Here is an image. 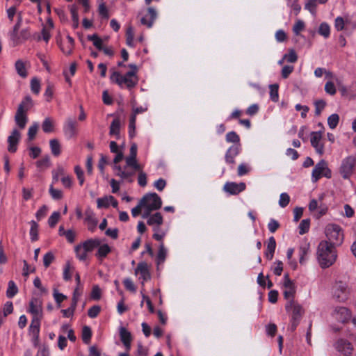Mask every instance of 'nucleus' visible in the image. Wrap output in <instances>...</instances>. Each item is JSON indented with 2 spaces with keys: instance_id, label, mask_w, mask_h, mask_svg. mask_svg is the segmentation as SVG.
<instances>
[{
  "instance_id": "obj_1",
  "label": "nucleus",
  "mask_w": 356,
  "mask_h": 356,
  "mask_svg": "<svg viewBox=\"0 0 356 356\" xmlns=\"http://www.w3.org/2000/svg\"><path fill=\"white\" fill-rule=\"evenodd\" d=\"M335 247L327 241H322L317 248V258L321 268H326L332 266L337 259Z\"/></svg>"
},
{
  "instance_id": "obj_2",
  "label": "nucleus",
  "mask_w": 356,
  "mask_h": 356,
  "mask_svg": "<svg viewBox=\"0 0 356 356\" xmlns=\"http://www.w3.org/2000/svg\"><path fill=\"white\" fill-rule=\"evenodd\" d=\"M226 140L228 143H234L227 149L225 156L226 163L233 165L235 163V157L240 153L241 149L239 143L240 138L235 131H230L226 135Z\"/></svg>"
},
{
  "instance_id": "obj_3",
  "label": "nucleus",
  "mask_w": 356,
  "mask_h": 356,
  "mask_svg": "<svg viewBox=\"0 0 356 356\" xmlns=\"http://www.w3.org/2000/svg\"><path fill=\"white\" fill-rule=\"evenodd\" d=\"M140 202L143 205V218H147L153 211L160 209L162 205L161 197L155 193L146 194Z\"/></svg>"
},
{
  "instance_id": "obj_4",
  "label": "nucleus",
  "mask_w": 356,
  "mask_h": 356,
  "mask_svg": "<svg viewBox=\"0 0 356 356\" xmlns=\"http://www.w3.org/2000/svg\"><path fill=\"white\" fill-rule=\"evenodd\" d=\"M33 105L32 99L30 96H26L18 106L15 115V121L19 129L25 128L28 122L27 112Z\"/></svg>"
},
{
  "instance_id": "obj_5",
  "label": "nucleus",
  "mask_w": 356,
  "mask_h": 356,
  "mask_svg": "<svg viewBox=\"0 0 356 356\" xmlns=\"http://www.w3.org/2000/svg\"><path fill=\"white\" fill-rule=\"evenodd\" d=\"M285 309L291 317V330H295L304 314V309L298 302L291 299L286 303Z\"/></svg>"
},
{
  "instance_id": "obj_6",
  "label": "nucleus",
  "mask_w": 356,
  "mask_h": 356,
  "mask_svg": "<svg viewBox=\"0 0 356 356\" xmlns=\"http://www.w3.org/2000/svg\"><path fill=\"white\" fill-rule=\"evenodd\" d=\"M328 243L332 246H339L343 241V234L341 227L336 224H328L325 229Z\"/></svg>"
},
{
  "instance_id": "obj_7",
  "label": "nucleus",
  "mask_w": 356,
  "mask_h": 356,
  "mask_svg": "<svg viewBox=\"0 0 356 356\" xmlns=\"http://www.w3.org/2000/svg\"><path fill=\"white\" fill-rule=\"evenodd\" d=\"M350 290L346 283L337 282L333 286V297L339 302H345L349 298Z\"/></svg>"
},
{
  "instance_id": "obj_8",
  "label": "nucleus",
  "mask_w": 356,
  "mask_h": 356,
  "mask_svg": "<svg viewBox=\"0 0 356 356\" xmlns=\"http://www.w3.org/2000/svg\"><path fill=\"white\" fill-rule=\"evenodd\" d=\"M331 170L327 167V162L322 159L314 167L312 173V180L316 182L322 176L331 177Z\"/></svg>"
},
{
  "instance_id": "obj_9",
  "label": "nucleus",
  "mask_w": 356,
  "mask_h": 356,
  "mask_svg": "<svg viewBox=\"0 0 356 356\" xmlns=\"http://www.w3.org/2000/svg\"><path fill=\"white\" fill-rule=\"evenodd\" d=\"M356 164V158L354 156H348L341 161L340 174L343 179H348L353 173Z\"/></svg>"
},
{
  "instance_id": "obj_10",
  "label": "nucleus",
  "mask_w": 356,
  "mask_h": 356,
  "mask_svg": "<svg viewBox=\"0 0 356 356\" xmlns=\"http://www.w3.org/2000/svg\"><path fill=\"white\" fill-rule=\"evenodd\" d=\"M137 145L136 143L131 144L129 155L125 158L127 166L131 168L134 170H140L142 168V165L137 161Z\"/></svg>"
},
{
  "instance_id": "obj_11",
  "label": "nucleus",
  "mask_w": 356,
  "mask_h": 356,
  "mask_svg": "<svg viewBox=\"0 0 356 356\" xmlns=\"http://www.w3.org/2000/svg\"><path fill=\"white\" fill-rule=\"evenodd\" d=\"M283 286L285 290L283 292L284 299L288 301L293 299L296 292V288L294 282L289 278V274L286 273L284 276Z\"/></svg>"
},
{
  "instance_id": "obj_12",
  "label": "nucleus",
  "mask_w": 356,
  "mask_h": 356,
  "mask_svg": "<svg viewBox=\"0 0 356 356\" xmlns=\"http://www.w3.org/2000/svg\"><path fill=\"white\" fill-rule=\"evenodd\" d=\"M246 185L244 182L236 183L227 181L223 186V191L232 195H236L245 190Z\"/></svg>"
},
{
  "instance_id": "obj_13",
  "label": "nucleus",
  "mask_w": 356,
  "mask_h": 356,
  "mask_svg": "<svg viewBox=\"0 0 356 356\" xmlns=\"http://www.w3.org/2000/svg\"><path fill=\"white\" fill-rule=\"evenodd\" d=\"M321 140L322 134L321 131H313L311 133V145L319 155L324 154V145L322 143Z\"/></svg>"
},
{
  "instance_id": "obj_14",
  "label": "nucleus",
  "mask_w": 356,
  "mask_h": 356,
  "mask_svg": "<svg viewBox=\"0 0 356 356\" xmlns=\"http://www.w3.org/2000/svg\"><path fill=\"white\" fill-rule=\"evenodd\" d=\"M127 168V165L123 168L119 165H115L113 168L116 176L131 183L134 181L132 177L135 175V172L134 170H128Z\"/></svg>"
},
{
  "instance_id": "obj_15",
  "label": "nucleus",
  "mask_w": 356,
  "mask_h": 356,
  "mask_svg": "<svg viewBox=\"0 0 356 356\" xmlns=\"http://www.w3.org/2000/svg\"><path fill=\"white\" fill-rule=\"evenodd\" d=\"M335 348L344 356H350L353 350L352 344L343 339H340L336 342Z\"/></svg>"
},
{
  "instance_id": "obj_16",
  "label": "nucleus",
  "mask_w": 356,
  "mask_h": 356,
  "mask_svg": "<svg viewBox=\"0 0 356 356\" xmlns=\"http://www.w3.org/2000/svg\"><path fill=\"white\" fill-rule=\"evenodd\" d=\"M120 79L119 86L122 87L124 84L128 88H134L138 83V78L135 76V72H128L125 75H121Z\"/></svg>"
},
{
  "instance_id": "obj_17",
  "label": "nucleus",
  "mask_w": 356,
  "mask_h": 356,
  "mask_svg": "<svg viewBox=\"0 0 356 356\" xmlns=\"http://www.w3.org/2000/svg\"><path fill=\"white\" fill-rule=\"evenodd\" d=\"M20 138V132L16 129H13L11 132V134L8 138V150L10 152L14 153L17 151V145L19 141Z\"/></svg>"
},
{
  "instance_id": "obj_18",
  "label": "nucleus",
  "mask_w": 356,
  "mask_h": 356,
  "mask_svg": "<svg viewBox=\"0 0 356 356\" xmlns=\"http://www.w3.org/2000/svg\"><path fill=\"white\" fill-rule=\"evenodd\" d=\"M76 125L77 123L75 120L71 118L67 120L63 127V131L67 138H72L76 135Z\"/></svg>"
},
{
  "instance_id": "obj_19",
  "label": "nucleus",
  "mask_w": 356,
  "mask_h": 356,
  "mask_svg": "<svg viewBox=\"0 0 356 356\" xmlns=\"http://www.w3.org/2000/svg\"><path fill=\"white\" fill-rule=\"evenodd\" d=\"M41 318H40V316H33L31 325L29 326V334L35 341H38L39 338Z\"/></svg>"
},
{
  "instance_id": "obj_20",
  "label": "nucleus",
  "mask_w": 356,
  "mask_h": 356,
  "mask_svg": "<svg viewBox=\"0 0 356 356\" xmlns=\"http://www.w3.org/2000/svg\"><path fill=\"white\" fill-rule=\"evenodd\" d=\"M135 273L140 274V278L143 279V285L144 284V282L149 280L151 277L148 266L145 262H140L138 264V266L135 270Z\"/></svg>"
},
{
  "instance_id": "obj_21",
  "label": "nucleus",
  "mask_w": 356,
  "mask_h": 356,
  "mask_svg": "<svg viewBox=\"0 0 356 356\" xmlns=\"http://www.w3.org/2000/svg\"><path fill=\"white\" fill-rule=\"evenodd\" d=\"M333 316L338 321L343 323L348 321L350 317L348 309L344 307H336L334 310Z\"/></svg>"
},
{
  "instance_id": "obj_22",
  "label": "nucleus",
  "mask_w": 356,
  "mask_h": 356,
  "mask_svg": "<svg viewBox=\"0 0 356 356\" xmlns=\"http://www.w3.org/2000/svg\"><path fill=\"white\" fill-rule=\"evenodd\" d=\"M29 312L33 314V316L42 317V303L40 300L33 298L29 303Z\"/></svg>"
},
{
  "instance_id": "obj_23",
  "label": "nucleus",
  "mask_w": 356,
  "mask_h": 356,
  "mask_svg": "<svg viewBox=\"0 0 356 356\" xmlns=\"http://www.w3.org/2000/svg\"><path fill=\"white\" fill-rule=\"evenodd\" d=\"M148 15L143 17L140 19L142 24L147 26L148 28H151L153 25L154 21L157 17L156 11L154 8L150 7L147 9Z\"/></svg>"
},
{
  "instance_id": "obj_24",
  "label": "nucleus",
  "mask_w": 356,
  "mask_h": 356,
  "mask_svg": "<svg viewBox=\"0 0 356 356\" xmlns=\"http://www.w3.org/2000/svg\"><path fill=\"white\" fill-rule=\"evenodd\" d=\"M120 127L121 122L120 120L118 118H115L109 128V135L111 136H114L115 139L118 140L120 138Z\"/></svg>"
},
{
  "instance_id": "obj_25",
  "label": "nucleus",
  "mask_w": 356,
  "mask_h": 356,
  "mask_svg": "<svg viewBox=\"0 0 356 356\" xmlns=\"http://www.w3.org/2000/svg\"><path fill=\"white\" fill-rule=\"evenodd\" d=\"M120 336L124 346L127 350H129L132 339L131 333L126 328L121 327L120 329Z\"/></svg>"
},
{
  "instance_id": "obj_26",
  "label": "nucleus",
  "mask_w": 356,
  "mask_h": 356,
  "mask_svg": "<svg viewBox=\"0 0 356 356\" xmlns=\"http://www.w3.org/2000/svg\"><path fill=\"white\" fill-rule=\"evenodd\" d=\"M276 248V241L273 236H270L268 238L267 248L265 252V256L267 259L271 260L273 257Z\"/></svg>"
},
{
  "instance_id": "obj_27",
  "label": "nucleus",
  "mask_w": 356,
  "mask_h": 356,
  "mask_svg": "<svg viewBox=\"0 0 356 356\" xmlns=\"http://www.w3.org/2000/svg\"><path fill=\"white\" fill-rule=\"evenodd\" d=\"M147 219V223L149 226L161 225L163 222V216L161 213L156 212L146 218Z\"/></svg>"
},
{
  "instance_id": "obj_28",
  "label": "nucleus",
  "mask_w": 356,
  "mask_h": 356,
  "mask_svg": "<svg viewBox=\"0 0 356 356\" xmlns=\"http://www.w3.org/2000/svg\"><path fill=\"white\" fill-rule=\"evenodd\" d=\"M101 244L100 240L97 238H91L84 241L82 244H81L83 248L88 252L92 251L95 248L99 246Z\"/></svg>"
},
{
  "instance_id": "obj_29",
  "label": "nucleus",
  "mask_w": 356,
  "mask_h": 356,
  "mask_svg": "<svg viewBox=\"0 0 356 356\" xmlns=\"http://www.w3.org/2000/svg\"><path fill=\"white\" fill-rule=\"evenodd\" d=\"M86 216V221L88 224V229L93 232L97 225V220L95 218L94 213L90 211H87Z\"/></svg>"
},
{
  "instance_id": "obj_30",
  "label": "nucleus",
  "mask_w": 356,
  "mask_h": 356,
  "mask_svg": "<svg viewBox=\"0 0 356 356\" xmlns=\"http://www.w3.org/2000/svg\"><path fill=\"white\" fill-rule=\"evenodd\" d=\"M328 0H307L305 5V8L308 10L312 15L316 14V8L318 3L324 4Z\"/></svg>"
},
{
  "instance_id": "obj_31",
  "label": "nucleus",
  "mask_w": 356,
  "mask_h": 356,
  "mask_svg": "<svg viewBox=\"0 0 356 356\" xmlns=\"http://www.w3.org/2000/svg\"><path fill=\"white\" fill-rule=\"evenodd\" d=\"M31 225V229H30V237L31 241H36L38 240V224L34 221L31 220L30 222Z\"/></svg>"
},
{
  "instance_id": "obj_32",
  "label": "nucleus",
  "mask_w": 356,
  "mask_h": 356,
  "mask_svg": "<svg viewBox=\"0 0 356 356\" xmlns=\"http://www.w3.org/2000/svg\"><path fill=\"white\" fill-rule=\"evenodd\" d=\"M54 126V120L50 118H46L42 124V128L44 133L53 132Z\"/></svg>"
},
{
  "instance_id": "obj_33",
  "label": "nucleus",
  "mask_w": 356,
  "mask_h": 356,
  "mask_svg": "<svg viewBox=\"0 0 356 356\" xmlns=\"http://www.w3.org/2000/svg\"><path fill=\"white\" fill-rule=\"evenodd\" d=\"M98 248L97 252L96 253V257L98 258L103 259L111 252V248L107 244H100Z\"/></svg>"
},
{
  "instance_id": "obj_34",
  "label": "nucleus",
  "mask_w": 356,
  "mask_h": 356,
  "mask_svg": "<svg viewBox=\"0 0 356 356\" xmlns=\"http://www.w3.org/2000/svg\"><path fill=\"white\" fill-rule=\"evenodd\" d=\"M18 293V288L16 286L15 283L10 280L8 282V286L6 291V296L8 298H13Z\"/></svg>"
},
{
  "instance_id": "obj_35",
  "label": "nucleus",
  "mask_w": 356,
  "mask_h": 356,
  "mask_svg": "<svg viewBox=\"0 0 356 356\" xmlns=\"http://www.w3.org/2000/svg\"><path fill=\"white\" fill-rule=\"evenodd\" d=\"M167 255V250L164 247V245L163 243H161L159 245V252L157 254V264H160L164 262Z\"/></svg>"
},
{
  "instance_id": "obj_36",
  "label": "nucleus",
  "mask_w": 356,
  "mask_h": 356,
  "mask_svg": "<svg viewBox=\"0 0 356 356\" xmlns=\"http://www.w3.org/2000/svg\"><path fill=\"white\" fill-rule=\"evenodd\" d=\"M31 36V33L29 29H24L20 32L18 33V40L16 41H13L15 44H18L22 41L26 40Z\"/></svg>"
},
{
  "instance_id": "obj_37",
  "label": "nucleus",
  "mask_w": 356,
  "mask_h": 356,
  "mask_svg": "<svg viewBox=\"0 0 356 356\" xmlns=\"http://www.w3.org/2000/svg\"><path fill=\"white\" fill-rule=\"evenodd\" d=\"M51 153L54 156H58L60 154V145L57 139H51L49 141Z\"/></svg>"
},
{
  "instance_id": "obj_38",
  "label": "nucleus",
  "mask_w": 356,
  "mask_h": 356,
  "mask_svg": "<svg viewBox=\"0 0 356 356\" xmlns=\"http://www.w3.org/2000/svg\"><path fill=\"white\" fill-rule=\"evenodd\" d=\"M15 69L17 74L24 78L27 76V72L24 65V63L21 60H18L15 63Z\"/></svg>"
},
{
  "instance_id": "obj_39",
  "label": "nucleus",
  "mask_w": 356,
  "mask_h": 356,
  "mask_svg": "<svg viewBox=\"0 0 356 356\" xmlns=\"http://www.w3.org/2000/svg\"><path fill=\"white\" fill-rule=\"evenodd\" d=\"M318 32L325 38H327L330 34V26L325 22L321 23L319 26Z\"/></svg>"
},
{
  "instance_id": "obj_40",
  "label": "nucleus",
  "mask_w": 356,
  "mask_h": 356,
  "mask_svg": "<svg viewBox=\"0 0 356 356\" xmlns=\"http://www.w3.org/2000/svg\"><path fill=\"white\" fill-rule=\"evenodd\" d=\"M92 337V331L89 326L85 325L82 329V339L83 341L88 344L90 341V339Z\"/></svg>"
},
{
  "instance_id": "obj_41",
  "label": "nucleus",
  "mask_w": 356,
  "mask_h": 356,
  "mask_svg": "<svg viewBox=\"0 0 356 356\" xmlns=\"http://www.w3.org/2000/svg\"><path fill=\"white\" fill-rule=\"evenodd\" d=\"M75 252L79 260L85 261L87 259L88 252L83 248L81 244L77 245L75 247Z\"/></svg>"
},
{
  "instance_id": "obj_42",
  "label": "nucleus",
  "mask_w": 356,
  "mask_h": 356,
  "mask_svg": "<svg viewBox=\"0 0 356 356\" xmlns=\"http://www.w3.org/2000/svg\"><path fill=\"white\" fill-rule=\"evenodd\" d=\"M269 87H270V99L274 102H277L279 100V95H278L279 86H278V84H272V85H270Z\"/></svg>"
},
{
  "instance_id": "obj_43",
  "label": "nucleus",
  "mask_w": 356,
  "mask_h": 356,
  "mask_svg": "<svg viewBox=\"0 0 356 356\" xmlns=\"http://www.w3.org/2000/svg\"><path fill=\"white\" fill-rule=\"evenodd\" d=\"M22 26V24L19 22H16V24L14 25L13 29L8 33V35L10 37V39L12 41H16L18 40V33L19 30Z\"/></svg>"
},
{
  "instance_id": "obj_44",
  "label": "nucleus",
  "mask_w": 356,
  "mask_h": 356,
  "mask_svg": "<svg viewBox=\"0 0 356 356\" xmlns=\"http://www.w3.org/2000/svg\"><path fill=\"white\" fill-rule=\"evenodd\" d=\"M339 121V116L338 114L334 113L330 115L327 118V124L330 129H334L338 125Z\"/></svg>"
},
{
  "instance_id": "obj_45",
  "label": "nucleus",
  "mask_w": 356,
  "mask_h": 356,
  "mask_svg": "<svg viewBox=\"0 0 356 356\" xmlns=\"http://www.w3.org/2000/svg\"><path fill=\"white\" fill-rule=\"evenodd\" d=\"M309 250V244L305 243L302 245L299 248V254H300V263L302 264L305 262V257L307 254Z\"/></svg>"
},
{
  "instance_id": "obj_46",
  "label": "nucleus",
  "mask_w": 356,
  "mask_h": 356,
  "mask_svg": "<svg viewBox=\"0 0 356 356\" xmlns=\"http://www.w3.org/2000/svg\"><path fill=\"white\" fill-rule=\"evenodd\" d=\"M50 159L49 156H45L36 162V166L40 170H44L49 167Z\"/></svg>"
},
{
  "instance_id": "obj_47",
  "label": "nucleus",
  "mask_w": 356,
  "mask_h": 356,
  "mask_svg": "<svg viewBox=\"0 0 356 356\" xmlns=\"http://www.w3.org/2000/svg\"><path fill=\"white\" fill-rule=\"evenodd\" d=\"M310 225V220L309 219H304L302 220L299 225V234L300 235H303L309 231Z\"/></svg>"
},
{
  "instance_id": "obj_48",
  "label": "nucleus",
  "mask_w": 356,
  "mask_h": 356,
  "mask_svg": "<svg viewBox=\"0 0 356 356\" xmlns=\"http://www.w3.org/2000/svg\"><path fill=\"white\" fill-rule=\"evenodd\" d=\"M60 50L66 55H70L73 51L74 46L68 43H62L58 41Z\"/></svg>"
},
{
  "instance_id": "obj_49",
  "label": "nucleus",
  "mask_w": 356,
  "mask_h": 356,
  "mask_svg": "<svg viewBox=\"0 0 356 356\" xmlns=\"http://www.w3.org/2000/svg\"><path fill=\"white\" fill-rule=\"evenodd\" d=\"M315 115H319L326 106V102L323 99L316 100L314 102Z\"/></svg>"
},
{
  "instance_id": "obj_50",
  "label": "nucleus",
  "mask_w": 356,
  "mask_h": 356,
  "mask_svg": "<svg viewBox=\"0 0 356 356\" xmlns=\"http://www.w3.org/2000/svg\"><path fill=\"white\" fill-rule=\"evenodd\" d=\"M60 218V213L54 211L48 219V224L49 227H54Z\"/></svg>"
},
{
  "instance_id": "obj_51",
  "label": "nucleus",
  "mask_w": 356,
  "mask_h": 356,
  "mask_svg": "<svg viewBox=\"0 0 356 356\" xmlns=\"http://www.w3.org/2000/svg\"><path fill=\"white\" fill-rule=\"evenodd\" d=\"M127 44L130 47H134V29L131 26H129L127 29Z\"/></svg>"
},
{
  "instance_id": "obj_52",
  "label": "nucleus",
  "mask_w": 356,
  "mask_h": 356,
  "mask_svg": "<svg viewBox=\"0 0 356 356\" xmlns=\"http://www.w3.org/2000/svg\"><path fill=\"white\" fill-rule=\"evenodd\" d=\"M290 202V197L286 193H281L280 196L279 205L284 208L286 207Z\"/></svg>"
},
{
  "instance_id": "obj_53",
  "label": "nucleus",
  "mask_w": 356,
  "mask_h": 356,
  "mask_svg": "<svg viewBox=\"0 0 356 356\" xmlns=\"http://www.w3.org/2000/svg\"><path fill=\"white\" fill-rule=\"evenodd\" d=\"M55 257L51 252H49L44 255L43 264L45 268H48L50 264L54 261Z\"/></svg>"
},
{
  "instance_id": "obj_54",
  "label": "nucleus",
  "mask_w": 356,
  "mask_h": 356,
  "mask_svg": "<svg viewBox=\"0 0 356 356\" xmlns=\"http://www.w3.org/2000/svg\"><path fill=\"white\" fill-rule=\"evenodd\" d=\"M136 120L135 115H131L129 124V135L130 138H133L135 136L136 129Z\"/></svg>"
},
{
  "instance_id": "obj_55",
  "label": "nucleus",
  "mask_w": 356,
  "mask_h": 356,
  "mask_svg": "<svg viewBox=\"0 0 356 356\" xmlns=\"http://www.w3.org/2000/svg\"><path fill=\"white\" fill-rule=\"evenodd\" d=\"M31 91L38 95L40 90V83L38 79L33 78L31 81Z\"/></svg>"
},
{
  "instance_id": "obj_56",
  "label": "nucleus",
  "mask_w": 356,
  "mask_h": 356,
  "mask_svg": "<svg viewBox=\"0 0 356 356\" xmlns=\"http://www.w3.org/2000/svg\"><path fill=\"white\" fill-rule=\"evenodd\" d=\"M49 193L54 200H60L63 197L62 191L54 188L52 185L49 188Z\"/></svg>"
},
{
  "instance_id": "obj_57",
  "label": "nucleus",
  "mask_w": 356,
  "mask_h": 356,
  "mask_svg": "<svg viewBox=\"0 0 356 356\" xmlns=\"http://www.w3.org/2000/svg\"><path fill=\"white\" fill-rule=\"evenodd\" d=\"M283 59H286L289 63H296L298 60V56L294 50L291 49L289 54L284 56Z\"/></svg>"
},
{
  "instance_id": "obj_58",
  "label": "nucleus",
  "mask_w": 356,
  "mask_h": 356,
  "mask_svg": "<svg viewBox=\"0 0 356 356\" xmlns=\"http://www.w3.org/2000/svg\"><path fill=\"white\" fill-rule=\"evenodd\" d=\"M143 169V168H141ZM138 172V184L144 187L147 185V175L142 170H137Z\"/></svg>"
},
{
  "instance_id": "obj_59",
  "label": "nucleus",
  "mask_w": 356,
  "mask_h": 356,
  "mask_svg": "<svg viewBox=\"0 0 356 356\" xmlns=\"http://www.w3.org/2000/svg\"><path fill=\"white\" fill-rule=\"evenodd\" d=\"M38 129V124L35 123L32 126H31L28 131V140L29 141L34 139V138L36 136L37 131Z\"/></svg>"
},
{
  "instance_id": "obj_60",
  "label": "nucleus",
  "mask_w": 356,
  "mask_h": 356,
  "mask_svg": "<svg viewBox=\"0 0 356 356\" xmlns=\"http://www.w3.org/2000/svg\"><path fill=\"white\" fill-rule=\"evenodd\" d=\"M101 311V307L99 305H94L90 307L88 311V315L89 317L94 318H96Z\"/></svg>"
},
{
  "instance_id": "obj_61",
  "label": "nucleus",
  "mask_w": 356,
  "mask_h": 356,
  "mask_svg": "<svg viewBox=\"0 0 356 356\" xmlns=\"http://www.w3.org/2000/svg\"><path fill=\"white\" fill-rule=\"evenodd\" d=\"M74 172L76 175L77 179L79 181V184L83 185L84 182V173L81 168L79 165H76L74 167Z\"/></svg>"
},
{
  "instance_id": "obj_62",
  "label": "nucleus",
  "mask_w": 356,
  "mask_h": 356,
  "mask_svg": "<svg viewBox=\"0 0 356 356\" xmlns=\"http://www.w3.org/2000/svg\"><path fill=\"white\" fill-rule=\"evenodd\" d=\"M305 29V22L302 20L298 19L293 27V31L296 35H299L300 32Z\"/></svg>"
},
{
  "instance_id": "obj_63",
  "label": "nucleus",
  "mask_w": 356,
  "mask_h": 356,
  "mask_svg": "<svg viewBox=\"0 0 356 356\" xmlns=\"http://www.w3.org/2000/svg\"><path fill=\"white\" fill-rule=\"evenodd\" d=\"M102 295V291L100 288L95 285L92 287V291H91V298L95 300H98L100 299Z\"/></svg>"
},
{
  "instance_id": "obj_64",
  "label": "nucleus",
  "mask_w": 356,
  "mask_h": 356,
  "mask_svg": "<svg viewBox=\"0 0 356 356\" xmlns=\"http://www.w3.org/2000/svg\"><path fill=\"white\" fill-rule=\"evenodd\" d=\"M273 270L275 275H281L283 270V263L281 261H277L273 264Z\"/></svg>"
}]
</instances>
